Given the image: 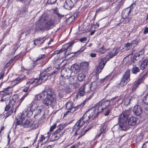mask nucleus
<instances>
[{"label": "nucleus", "mask_w": 148, "mask_h": 148, "mask_svg": "<svg viewBox=\"0 0 148 148\" xmlns=\"http://www.w3.org/2000/svg\"><path fill=\"white\" fill-rule=\"evenodd\" d=\"M106 48L104 45H103L101 48L97 50L96 52L99 53L100 54H102L104 53L106 51Z\"/></svg>", "instance_id": "obj_45"}, {"label": "nucleus", "mask_w": 148, "mask_h": 148, "mask_svg": "<svg viewBox=\"0 0 148 148\" xmlns=\"http://www.w3.org/2000/svg\"><path fill=\"white\" fill-rule=\"evenodd\" d=\"M5 70H4L2 71L0 73V80L3 79L5 74Z\"/></svg>", "instance_id": "obj_62"}, {"label": "nucleus", "mask_w": 148, "mask_h": 148, "mask_svg": "<svg viewBox=\"0 0 148 148\" xmlns=\"http://www.w3.org/2000/svg\"><path fill=\"white\" fill-rule=\"evenodd\" d=\"M76 76H71L69 78V83L71 84H75L76 82Z\"/></svg>", "instance_id": "obj_40"}, {"label": "nucleus", "mask_w": 148, "mask_h": 148, "mask_svg": "<svg viewBox=\"0 0 148 148\" xmlns=\"http://www.w3.org/2000/svg\"><path fill=\"white\" fill-rule=\"evenodd\" d=\"M73 103L71 101H68L66 103V108L68 111H67L64 114V116H65L68 114H70V113H73Z\"/></svg>", "instance_id": "obj_12"}, {"label": "nucleus", "mask_w": 148, "mask_h": 148, "mask_svg": "<svg viewBox=\"0 0 148 148\" xmlns=\"http://www.w3.org/2000/svg\"><path fill=\"white\" fill-rule=\"evenodd\" d=\"M90 118L86 113L82 116L78 121L82 125H84V127H85L90 122Z\"/></svg>", "instance_id": "obj_9"}, {"label": "nucleus", "mask_w": 148, "mask_h": 148, "mask_svg": "<svg viewBox=\"0 0 148 148\" xmlns=\"http://www.w3.org/2000/svg\"><path fill=\"white\" fill-rule=\"evenodd\" d=\"M92 127H90L84 130L81 132V134H79L80 135L78 136L77 139H79V138H80L82 136L84 135L87 132L89 131V130H90Z\"/></svg>", "instance_id": "obj_43"}, {"label": "nucleus", "mask_w": 148, "mask_h": 148, "mask_svg": "<svg viewBox=\"0 0 148 148\" xmlns=\"http://www.w3.org/2000/svg\"><path fill=\"white\" fill-rule=\"evenodd\" d=\"M130 70L127 69L121 79L120 82L117 86L119 88L125 86L130 80Z\"/></svg>", "instance_id": "obj_5"}, {"label": "nucleus", "mask_w": 148, "mask_h": 148, "mask_svg": "<svg viewBox=\"0 0 148 148\" xmlns=\"http://www.w3.org/2000/svg\"><path fill=\"white\" fill-rule=\"evenodd\" d=\"M86 76L83 73H79L77 76V78L79 81L81 82L85 79Z\"/></svg>", "instance_id": "obj_41"}, {"label": "nucleus", "mask_w": 148, "mask_h": 148, "mask_svg": "<svg viewBox=\"0 0 148 148\" xmlns=\"http://www.w3.org/2000/svg\"><path fill=\"white\" fill-rule=\"evenodd\" d=\"M38 126V123H33L30 126V128L31 129H35L37 128Z\"/></svg>", "instance_id": "obj_61"}, {"label": "nucleus", "mask_w": 148, "mask_h": 148, "mask_svg": "<svg viewBox=\"0 0 148 148\" xmlns=\"http://www.w3.org/2000/svg\"><path fill=\"white\" fill-rule=\"evenodd\" d=\"M43 62V60H38L37 58L36 60H35L33 63V68L37 65H38V66H40L42 65Z\"/></svg>", "instance_id": "obj_39"}, {"label": "nucleus", "mask_w": 148, "mask_h": 148, "mask_svg": "<svg viewBox=\"0 0 148 148\" xmlns=\"http://www.w3.org/2000/svg\"><path fill=\"white\" fill-rule=\"evenodd\" d=\"M45 40V38L42 37H39L38 38L34 40V43L37 46H39L43 43Z\"/></svg>", "instance_id": "obj_33"}, {"label": "nucleus", "mask_w": 148, "mask_h": 148, "mask_svg": "<svg viewBox=\"0 0 148 148\" xmlns=\"http://www.w3.org/2000/svg\"><path fill=\"white\" fill-rule=\"evenodd\" d=\"M38 78H32L29 79L26 83V85L29 87L30 85L33 84L35 86H36L38 85Z\"/></svg>", "instance_id": "obj_23"}, {"label": "nucleus", "mask_w": 148, "mask_h": 148, "mask_svg": "<svg viewBox=\"0 0 148 148\" xmlns=\"http://www.w3.org/2000/svg\"><path fill=\"white\" fill-rule=\"evenodd\" d=\"M139 42V40L137 39L132 40L130 42H127L124 44V46L128 49H133L137 45Z\"/></svg>", "instance_id": "obj_13"}, {"label": "nucleus", "mask_w": 148, "mask_h": 148, "mask_svg": "<svg viewBox=\"0 0 148 148\" xmlns=\"http://www.w3.org/2000/svg\"><path fill=\"white\" fill-rule=\"evenodd\" d=\"M62 90L66 93H69L72 92V89L69 86H66L62 89Z\"/></svg>", "instance_id": "obj_48"}, {"label": "nucleus", "mask_w": 148, "mask_h": 148, "mask_svg": "<svg viewBox=\"0 0 148 148\" xmlns=\"http://www.w3.org/2000/svg\"><path fill=\"white\" fill-rule=\"evenodd\" d=\"M71 73L70 70H67L65 68H63L61 71L60 79H62L60 80V84L61 85H64L65 80L70 77Z\"/></svg>", "instance_id": "obj_6"}, {"label": "nucleus", "mask_w": 148, "mask_h": 148, "mask_svg": "<svg viewBox=\"0 0 148 148\" xmlns=\"http://www.w3.org/2000/svg\"><path fill=\"white\" fill-rule=\"evenodd\" d=\"M107 126V124L106 122H104L100 126V128L99 130V133L96 136V138L98 139L102 133L105 134L106 132V129Z\"/></svg>", "instance_id": "obj_14"}, {"label": "nucleus", "mask_w": 148, "mask_h": 148, "mask_svg": "<svg viewBox=\"0 0 148 148\" xmlns=\"http://www.w3.org/2000/svg\"><path fill=\"white\" fill-rule=\"evenodd\" d=\"M46 92L47 93L46 97H53V94L54 92H53L52 89L48 88Z\"/></svg>", "instance_id": "obj_42"}, {"label": "nucleus", "mask_w": 148, "mask_h": 148, "mask_svg": "<svg viewBox=\"0 0 148 148\" xmlns=\"http://www.w3.org/2000/svg\"><path fill=\"white\" fill-rule=\"evenodd\" d=\"M142 100L145 104L148 105V93L143 97Z\"/></svg>", "instance_id": "obj_52"}, {"label": "nucleus", "mask_w": 148, "mask_h": 148, "mask_svg": "<svg viewBox=\"0 0 148 148\" xmlns=\"http://www.w3.org/2000/svg\"><path fill=\"white\" fill-rule=\"evenodd\" d=\"M33 123V121L29 119H26L24 123L22 124L23 127L24 128L30 127L31 125Z\"/></svg>", "instance_id": "obj_32"}, {"label": "nucleus", "mask_w": 148, "mask_h": 148, "mask_svg": "<svg viewBox=\"0 0 148 148\" xmlns=\"http://www.w3.org/2000/svg\"><path fill=\"white\" fill-rule=\"evenodd\" d=\"M58 72L57 69L54 70L52 73H43L40 74V76L38 79V84H39L41 83L44 82L47 80L48 77V76H50L53 74H55Z\"/></svg>", "instance_id": "obj_8"}, {"label": "nucleus", "mask_w": 148, "mask_h": 148, "mask_svg": "<svg viewBox=\"0 0 148 148\" xmlns=\"http://www.w3.org/2000/svg\"><path fill=\"white\" fill-rule=\"evenodd\" d=\"M29 108L25 109L23 112V114H26V116H29L33 114V111H36L34 116L35 119L37 116L40 114L43 108L42 106H39L36 102H32L29 104Z\"/></svg>", "instance_id": "obj_2"}, {"label": "nucleus", "mask_w": 148, "mask_h": 148, "mask_svg": "<svg viewBox=\"0 0 148 148\" xmlns=\"http://www.w3.org/2000/svg\"><path fill=\"white\" fill-rule=\"evenodd\" d=\"M28 94V93H26L21 98L19 99L18 98L16 103V108H18L25 97L27 96Z\"/></svg>", "instance_id": "obj_35"}, {"label": "nucleus", "mask_w": 148, "mask_h": 148, "mask_svg": "<svg viewBox=\"0 0 148 148\" xmlns=\"http://www.w3.org/2000/svg\"><path fill=\"white\" fill-rule=\"evenodd\" d=\"M106 63V58L104 57L101 58L99 60V65L97 66L99 67V68H100V69H102L105 66Z\"/></svg>", "instance_id": "obj_31"}, {"label": "nucleus", "mask_w": 148, "mask_h": 148, "mask_svg": "<svg viewBox=\"0 0 148 148\" xmlns=\"http://www.w3.org/2000/svg\"><path fill=\"white\" fill-rule=\"evenodd\" d=\"M18 95H14L12 96V99L9 100L8 104L11 106V108L14 109L13 107L15 106L16 107V109L18 108H16V103L18 99Z\"/></svg>", "instance_id": "obj_15"}, {"label": "nucleus", "mask_w": 148, "mask_h": 148, "mask_svg": "<svg viewBox=\"0 0 148 148\" xmlns=\"http://www.w3.org/2000/svg\"><path fill=\"white\" fill-rule=\"evenodd\" d=\"M136 55H139L140 57H143V56L144 55L145 53V50L143 49H142L140 51L138 52V53H136Z\"/></svg>", "instance_id": "obj_54"}, {"label": "nucleus", "mask_w": 148, "mask_h": 148, "mask_svg": "<svg viewBox=\"0 0 148 148\" xmlns=\"http://www.w3.org/2000/svg\"><path fill=\"white\" fill-rule=\"evenodd\" d=\"M21 54L20 53L19 54L15 56L14 58H11V59L13 61H14V60L15 61V62L17 61L19 59L21 58V56H19V55Z\"/></svg>", "instance_id": "obj_59"}, {"label": "nucleus", "mask_w": 148, "mask_h": 148, "mask_svg": "<svg viewBox=\"0 0 148 148\" xmlns=\"http://www.w3.org/2000/svg\"><path fill=\"white\" fill-rule=\"evenodd\" d=\"M138 86L136 85V84L134 83L133 84L132 86L130 88L131 91L130 92V95H131L132 93L134 92L136 90V88L138 87Z\"/></svg>", "instance_id": "obj_47"}, {"label": "nucleus", "mask_w": 148, "mask_h": 148, "mask_svg": "<svg viewBox=\"0 0 148 148\" xmlns=\"http://www.w3.org/2000/svg\"><path fill=\"white\" fill-rule=\"evenodd\" d=\"M143 134L142 133H141L138 135L136 139V142L138 143L139 142H143Z\"/></svg>", "instance_id": "obj_44"}, {"label": "nucleus", "mask_w": 148, "mask_h": 148, "mask_svg": "<svg viewBox=\"0 0 148 148\" xmlns=\"http://www.w3.org/2000/svg\"><path fill=\"white\" fill-rule=\"evenodd\" d=\"M65 131V129L62 127H61L58 129L53 133L59 138L61 137L64 134Z\"/></svg>", "instance_id": "obj_20"}, {"label": "nucleus", "mask_w": 148, "mask_h": 148, "mask_svg": "<svg viewBox=\"0 0 148 148\" xmlns=\"http://www.w3.org/2000/svg\"><path fill=\"white\" fill-rule=\"evenodd\" d=\"M47 56L45 54H40L38 56L37 58L38 60H43L45 59L46 58Z\"/></svg>", "instance_id": "obj_56"}, {"label": "nucleus", "mask_w": 148, "mask_h": 148, "mask_svg": "<svg viewBox=\"0 0 148 148\" xmlns=\"http://www.w3.org/2000/svg\"><path fill=\"white\" fill-rule=\"evenodd\" d=\"M133 111L135 114L138 116H140L143 112L141 107L138 105H136L134 107Z\"/></svg>", "instance_id": "obj_21"}, {"label": "nucleus", "mask_w": 148, "mask_h": 148, "mask_svg": "<svg viewBox=\"0 0 148 148\" xmlns=\"http://www.w3.org/2000/svg\"><path fill=\"white\" fill-rule=\"evenodd\" d=\"M97 87V83L96 81H94L90 83V88L91 91L94 92Z\"/></svg>", "instance_id": "obj_37"}, {"label": "nucleus", "mask_w": 148, "mask_h": 148, "mask_svg": "<svg viewBox=\"0 0 148 148\" xmlns=\"http://www.w3.org/2000/svg\"><path fill=\"white\" fill-rule=\"evenodd\" d=\"M54 99V97H46V98L42 100V102L46 106H51L53 103Z\"/></svg>", "instance_id": "obj_19"}, {"label": "nucleus", "mask_w": 148, "mask_h": 148, "mask_svg": "<svg viewBox=\"0 0 148 148\" xmlns=\"http://www.w3.org/2000/svg\"><path fill=\"white\" fill-rule=\"evenodd\" d=\"M147 76V72L145 73L144 71H143L139 75V78L137 82H135L134 83L136 84V85L139 86L144 80Z\"/></svg>", "instance_id": "obj_17"}, {"label": "nucleus", "mask_w": 148, "mask_h": 148, "mask_svg": "<svg viewBox=\"0 0 148 148\" xmlns=\"http://www.w3.org/2000/svg\"><path fill=\"white\" fill-rule=\"evenodd\" d=\"M26 76L23 74H20L18 75V77L16 78L14 80V82L16 85L21 83L23 81L26 79Z\"/></svg>", "instance_id": "obj_25"}, {"label": "nucleus", "mask_w": 148, "mask_h": 148, "mask_svg": "<svg viewBox=\"0 0 148 148\" xmlns=\"http://www.w3.org/2000/svg\"><path fill=\"white\" fill-rule=\"evenodd\" d=\"M85 93H86L85 91L82 86L79 89L78 92L76 94V98H77L79 96L81 97L84 96Z\"/></svg>", "instance_id": "obj_38"}, {"label": "nucleus", "mask_w": 148, "mask_h": 148, "mask_svg": "<svg viewBox=\"0 0 148 148\" xmlns=\"http://www.w3.org/2000/svg\"><path fill=\"white\" fill-rule=\"evenodd\" d=\"M13 109L11 108L8 111L5 113L4 114L6 118L10 116L13 112Z\"/></svg>", "instance_id": "obj_53"}, {"label": "nucleus", "mask_w": 148, "mask_h": 148, "mask_svg": "<svg viewBox=\"0 0 148 148\" xmlns=\"http://www.w3.org/2000/svg\"><path fill=\"white\" fill-rule=\"evenodd\" d=\"M56 135V134L53 133L51 136L52 141H54L58 140L60 138H59V137H58Z\"/></svg>", "instance_id": "obj_60"}, {"label": "nucleus", "mask_w": 148, "mask_h": 148, "mask_svg": "<svg viewBox=\"0 0 148 148\" xmlns=\"http://www.w3.org/2000/svg\"><path fill=\"white\" fill-rule=\"evenodd\" d=\"M8 95H2L1 99V101H6L9 99V97L8 96Z\"/></svg>", "instance_id": "obj_55"}, {"label": "nucleus", "mask_w": 148, "mask_h": 148, "mask_svg": "<svg viewBox=\"0 0 148 148\" xmlns=\"http://www.w3.org/2000/svg\"><path fill=\"white\" fill-rule=\"evenodd\" d=\"M84 103H82L80 104L77 105L76 106H73V108H74V109H73V110H74V111H73V113L76 110L82 108L84 106Z\"/></svg>", "instance_id": "obj_51"}, {"label": "nucleus", "mask_w": 148, "mask_h": 148, "mask_svg": "<svg viewBox=\"0 0 148 148\" xmlns=\"http://www.w3.org/2000/svg\"><path fill=\"white\" fill-rule=\"evenodd\" d=\"M65 61V60H62L61 59H59L58 56H56L53 60V63L56 66H58L57 67L58 68H61L62 66H65L66 64H64L62 65L61 64L63 63L64 61Z\"/></svg>", "instance_id": "obj_11"}, {"label": "nucleus", "mask_w": 148, "mask_h": 148, "mask_svg": "<svg viewBox=\"0 0 148 148\" xmlns=\"http://www.w3.org/2000/svg\"><path fill=\"white\" fill-rule=\"evenodd\" d=\"M140 71L139 69L136 66L133 67L132 69V73L134 74H136Z\"/></svg>", "instance_id": "obj_49"}, {"label": "nucleus", "mask_w": 148, "mask_h": 148, "mask_svg": "<svg viewBox=\"0 0 148 148\" xmlns=\"http://www.w3.org/2000/svg\"><path fill=\"white\" fill-rule=\"evenodd\" d=\"M96 111L95 108L94 107L90 108L89 110L86 112L87 114L90 118V117L95 116L96 114Z\"/></svg>", "instance_id": "obj_29"}, {"label": "nucleus", "mask_w": 148, "mask_h": 148, "mask_svg": "<svg viewBox=\"0 0 148 148\" xmlns=\"http://www.w3.org/2000/svg\"><path fill=\"white\" fill-rule=\"evenodd\" d=\"M47 136H45L43 135H41L40 137L39 140H38V142L37 144V146L36 147V148H38L39 145V144L40 143V145L41 146L43 144L42 141L45 140L46 138L47 140H48L49 139L50 136L51 135V133L50 132H48L47 133Z\"/></svg>", "instance_id": "obj_18"}, {"label": "nucleus", "mask_w": 148, "mask_h": 148, "mask_svg": "<svg viewBox=\"0 0 148 148\" xmlns=\"http://www.w3.org/2000/svg\"><path fill=\"white\" fill-rule=\"evenodd\" d=\"M119 51V48H115L112 51L108 53L106 57H108L107 59H108L112 58L116 56Z\"/></svg>", "instance_id": "obj_16"}, {"label": "nucleus", "mask_w": 148, "mask_h": 148, "mask_svg": "<svg viewBox=\"0 0 148 148\" xmlns=\"http://www.w3.org/2000/svg\"><path fill=\"white\" fill-rule=\"evenodd\" d=\"M42 98V95L41 94H38L36 95L34 98V100L36 101L40 100Z\"/></svg>", "instance_id": "obj_58"}, {"label": "nucleus", "mask_w": 148, "mask_h": 148, "mask_svg": "<svg viewBox=\"0 0 148 148\" xmlns=\"http://www.w3.org/2000/svg\"><path fill=\"white\" fill-rule=\"evenodd\" d=\"M148 65V59H145L143 61L140 63V68L141 70L145 69Z\"/></svg>", "instance_id": "obj_34"}, {"label": "nucleus", "mask_w": 148, "mask_h": 148, "mask_svg": "<svg viewBox=\"0 0 148 148\" xmlns=\"http://www.w3.org/2000/svg\"><path fill=\"white\" fill-rule=\"evenodd\" d=\"M138 119L137 118L134 116H132L128 119L127 124L130 125L134 126L136 124Z\"/></svg>", "instance_id": "obj_30"}, {"label": "nucleus", "mask_w": 148, "mask_h": 148, "mask_svg": "<svg viewBox=\"0 0 148 148\" xmlns=\"http://www.w3.org/2000/svg\"><path fill=\"white\" fill-rule=\"evenodd\" d=\"M13 89L11 88H10L8 87L5 88L3 91L0 92V96H1L2 95H9L12 92Z\"/></svg>", "instance_id": "obj_22"}, {"label": "nucleus", "mask_w": 148, "mask_h": 148, "mask_svg": "<svg viewBox=\"0 0 148 148\" xmlns=\"http://www.w3.org/2000/svg\"><path fill=\"white\" fill-rule=\"evenodd\" d=\"M88 65V63L86 62H83L81 64V66L82 69H85L87 68Z\"/></svg>", "instance_id": "obj_57"}, {"label": "nucleus", "mask_w": 148, "mask_h": 148, "mask_svg": "<svg viewBox=\"0 0 148 148\" xmlns=\"http://www.w3.org/2000/svg\"><path fill=\"white\" fill-rule=\"evenodd\" d=\"M99 114L96 113L95 116L90 117L91 119L90 120V121L92 122L93 123L96 122L97 120V118L98 117ZM93 124L94 123H93Z\"/></svg>", "instance_id": "obj_50"}, {"label": "nucleus", "mask_w": 148, "mask_h": 148, "mask_svg": "<svg viewBox=\"0 0 148 148\" xmlns=\"http://www.w3.org/2000/svg\"><path fill=\"white\" fill-rule=\"evenodd\" d=\"M75 42L73 41L66 43L63 46L61 49L55 51V54H57L56 56H58L59 59H62V58L65 56L66 53L67 51H70L71 50Z\"/></svg>", "instance_id": "obj_3"}, {"label": "nucleus", "mask_w": 148, "mask_h": 148, "mask_svg": "<svg viewBox=\"0 0 148 148\" xmlns=\"http://www.w3.org/2000/svg\"><path fill=\"white\" fill-rule=\"evenodd\" d=\"M73 5V3L71 0H66L64 4V8L68 10L71 9Z\"/></svg>", "instance_id": "obj_24"}, {"label": "nucleus", "mask_w": 148, "mask_h": 148, "mask_svg": "<svg viewBox=\"0 0 148 148\" xmlns=\"http://www.w3.org/2000/svg\"><path fill=\"white\" fill-rule=\"evenodd\" d=\"M23 114H18L16 117V121L15 123V125L16 126L17 125H20L22 124L23 121Z\"/></svg>", "instance_id": "obj_26"}, {"label": "nucleus", "mask_w": 148, "mask_h": 148, "mask_svg": "<svg viewBox=\"0 0 148 148\" xmlns=\"http://www.w3.org/2000/svg\"><path fill=\"white\" fill-rule=\"evenodd\" d=\"M123 3L124 2L122 0L120 1L119 2V3L117 4V6L116 7V8H117V9H118V10H119L120 8L123 4Z\"/></svg>", "instance_id": "obj_64"}, {"label": "nucleus", "mask_w": 148, "mask_h": 148, "mask_svg": "<svg viewBox=\"0 0 148 148\" xmlns=\"http://www.w3.org/2000/svg\"><path fill=\"white\" fill-rule=\"evenodd\" d=\"M136 5V4L135 3H133L130 6V10H128L127 9L123 11V17H124L125 16V18H126L128 16L129 13H130L131 11V10L133 9V7H135Z\"/></svg>", "instance_id": "obj_28"}, {"label": "nucleus", "mask_w": 148, "mask_h": 148, "mask_svg": "<svg viewBox=\"0 0 148 148\" xmlns=\"http://www.w3.org/2000/svg\"><path fill=\"white\" fill-rule=\"evenodd\" d=\"M110 104V101L106 100L105 101H101L95 104L93 106L97 110L96 113L98 114L101 113Z\"/></svg>", "instance_id": "obj_4"}, {"label": "nucleus", "mask_w": 148, "mask_h": 148, "mask_svg": "<svg viewBox=\"0 0 148 148\" xmlns=\"http://www.w3.org/2000/svg\"><path fill=\"white\" fill-rule=\"evenodd\" d=\"M83 126V125H81L80 123L78 121H77L73 127L72 129V132H75L73 136H76L77 135L81 134V132L82 131L81 129V128Z\"/></svg>", "instance_id": "obj_10"}, {"label": "nucleus", "mask_w": 148, "mask_h": 148, "mask_svg": "<svg viewBox=\"0 0 148 148\" xmlns=\"http://www.w3.org/2000/svg\"><path fill=\"white\" fill-rule=\"evenodd\" d=\"M13 62V61L11 59L4 66V68L6 69L8 68L10 66V64L12 62Z\"/></svg>", "instance_id": "obj_63"}, {"label": "nucleus", "mask_w": 148, "mask_h": 148, "mask_svg": "<svg viewBox=\"0 0 148 148\" xmlns=\"http://www.w3.org/2000/svg\"><path fill=\"white\" fill-rule=\"evenodd\" d=\"M129 114L127 111L123 112L119 116V121L121 127L126 129L127 126V119Z\"/></svg>", "instance_id": "obj_7"}, {"label": "nucleus", "mask_w": 148, "mask_h": 148, "mask_svg": "<svg viewBox=\"0 0 148 148\" xmlns=\"http://www.w3.org/2000/svg\"><path fill=\"white\" fill-rule=\"evenodd\" d=\"M118 98L115 102V105H116L117 106H119L123 102V99L121 97H120Z\"/></svg>", "instance_id": "obj_46"}, {"label": "nucleus", "mask_w": 148, "mask_h": 148, "mask_svg": "<svg viewBox=\"0 0 148 148\" xmlns=\"http://www.w3.org/2000/svg\"><path fill=\"white\" fill-rule=\"evenodd\" d=\"M82 86L85 91L86 93L89 94L91 92L90 82H88L86 83H84Z\"/></svg>", "instance_id": "obj_27"}, {"label": "nucleus", "mask_w": 148, "mask_h": 148, "mask_svg": "<svg viewBox=\"0 0 148 148\" xmlns=\"http://www.w3.org/2000/svg\"><path fill=\"white\" fill-rule=\"evenodd\" d=\"M47 20V17L42 15L38 20V23L35 28V31H48L52 28L54 26L56 20L50 18Z\"/></svg>", "instance_id": "obj_1"}, {"label": "nucleus", "mask_w": 148, "mask_h": 148, "mask_svg": "<svg viewBox=\"0 0 148 148\" xmlns=\"http://www.w3.org/2000/svg\"><path fill=\"white\" fill-rule=\"evenodd\" d=\"M143 59V57L136 53L132 58V60L134 63H138L141 61Z\"/></svg>", "instance_id": "obj_36"}]
</instances>
